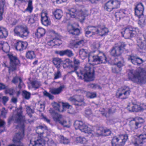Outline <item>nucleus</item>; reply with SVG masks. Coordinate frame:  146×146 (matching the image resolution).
<instances>
[{"label": "nucleus", "mask_w": 146, "mask_h": 146, "mask_svg": "<svg viewBox=\"0 0 146 146\" xmlns=\"http://www.w3.org/2000/svg\"><path fill=\"white\" fill-rule=\"evenodd\" d=\"M28 45V43L26 42L19 41L15 44V48L17 50L21 51L26 49Z\"/></svg>", "instance_id": "6ab92c4d"}, {"label": "nucleus", "mask_w": 146, "mask_h": 146, "mask_svg": "<svg viewBox=\"0 0 146 146\" xmlns=\"http://www.w3.org/2000/svg\"><path fill=\"white\" fill-rule=\"evenodd\" d=\"M53 118L56 122L59 123L64 127H69V126L67 125V122L64 120L62 115L56 113L54 116Z\"/></svg>", "instance_id": "f3484780"}, {"label": "nucleus", "mask_w": 146, "mask_h": 146, "mask_svg": "<svg viewBox=\"0 0 146 146\" xmlns=\"http://www.w3.org/2000/svg\"><path fill=\"white\" fill-rule=\"evenodd\" d=\"M94 52H92L89 55V62H95L98 61V64L105 63L107 62V58L105 55L102 53L98 55L94 54Z\"/></svg>", "instance_id": "423d86ee"}, {"label": "nucleus", "mask_w": 146, "mask_h": 146, "mask_svg": "<svg viewBox=\"0 0 146 146\" xmlns=\"http://www.w3.org/2000/svg\"><path fill=\"white\" fill-rule=\"evenodd\" d=\"M8 35V33L5 28L2 29L0 27V38H5Z\"/></svg>", "instance_id": "2f4dec72"}, {"label": "nucleus", "mask_w": 146, "mask_h": 146, "mask_svg": "<svg viewBox=\"0 0 146 146\" xmlns=\"http://www.w3.org/2000/svg\"><path fill=\"white\" fill-rule=\"evenodd\" d=\"M14 32L15 35L24 38L27 37L29 33L28 29L25 25H18L15 27Z\"/></svg>", "instance_id": "0eeeda50"}, {"label": "nucleus", "mask_w": 146, "mask_h": 146, "mask_svg": "<svg viewBox=\"0 0 146 146\" xmlns=\"http://www.w3.org/2000/svg\"><path fill=\"white\" fill-rule=\"evenodd\" d=\"M128 138V135L124 134L119 135V146H123Z\"/></svg>", "instance_id": "5701e85b"}, {"label": "nucleus", "mask_w": 146, "mask_h": 146, "mask_svg": "<svg viewBox=\"0 0 146 146\" xmlns=\"http://www.w3.org/2000/svg\"><path fill=\"white\" fill-rule=\"evenodd\" d=\"M41 21L42 24L45 26H47L50 24V22L48 19L47 14L46 13H42L41 15Z\"/></svg>", "instance_id": "b1692460"}, {"label": "nucleus", "mask_w": 146, "mask_h": 146, "mask_svg": "<svg viewBox=\"0 0 146 146\" xmlns=\"http://www.w3.org/2000/svg\"><path fill=\"white\" fill-rule=\"evenodd\" d=\"M71 29L69 31V34L72 35H78L80 33L79 29L76 28L72 25H71Z\"/></svg>", "instance_id": "bb28decb"}, {"label": "nucleus", "mask_w": 146, "mask_h": 146, "mask_svg": "<svg viewBox=\"0 0 146 146\" xmlns=\"http://www.w3.org/2000/svg\"><path fill=\"white\" fill-rule=\"evenodd\" d=\"M22 96L23 98L27 100H29L31 97V94L26 91L23 92Z\"/></svg>", "instance_id": "c03bdc74"}, {"label": "nucleus", "mask_w": 146, "mask_h": 146, "mask_svg": "<svg viewBox=\"0 0 146 146\" xmlns=\"http://www.w3.org/2000/svg\"><path fill=\"white\" fill-rule=\"evenodd\" d=\"M66 55L69 57H71L73 56V54L72 52L70 50L67 49L65 50Z\"/></svg>", "instance_id": "0e129e2a"}, {"label": "nucleus", "mask_w": 146, "mask_h": 146, "mask_svg": "<svg viewBox=\"0 0 146 146\" xmlns=\"http://www.w3.org/2000/svg\"><path fill=\"white\" fill-rule=\"evenodd\" d=\"M85 115L86 117L92 115V112L90 109H88L86 110L85 112Z\"/></svg>", "instance_id": "338daca9"}, {"label": "nucleus", "mask_w": 146, "mask_h": 146, "mask_svg": "<svg viewBox=\"0 0 146 146\" xmlns=\"http://www.w3.org/2000/svg\"><path fill=\"white\" fill-rule=\"evenodd\" d=\"M74 125L76 129H79L82 132L85 133H88L90 131V128L81 121H76Z\"/></svg>", "instance_id": "9b49d317"}, {"label": "nucleus", "mask_w": 146, "mask_h": 146, "mask_svg": "<svg viewBox=\"0 0 146 146\" xmlns=\"http://www.w3.org/2000/svg\"><path fill=\"white\" fill-rule=\"evenodd\" d=\"M61 139H62V140L61 142L64 144H67L70 142L68 139L66 138H64V137H62Z\"/></svg>", "instance_id": "052dcab7"}, {"label": "nucleus", "mask_w": 146, "mask_h": 146, "mask_svg": "<svg viewBox=\"0 0 146 146\" xmlns=\"http://www.w3.org/2000/svg\"><path fill=\"white\" fill-rule=\"evenodd\" d=\"M26 57L27 59H33L35 58L36 55L33 51H29L26 54Z\"/></svg>", "instance_id": "f704fd0d"}, {"label": "nucleus", "mask_w": 146, "mask_h": 146, "mask_svg": "<svg viewBox=\"0 0 146 146\" xmlns=\"http://www.w3.org/2000/svg\"><path fill=\"white\" fill-rule=\"evenodd\" d=\"M32 4V0H29L28 1V7L26 9L25 11H28L30 13L31 12L33 8Z\"/></svg>", "instance_id": "79ce46f5"}, {"label": "nucleus", "mask_w": 146, "mask_h": 146, "mask_svg": "<svg viewBox=\"0 0 146 146\" xmlns=\"http://www.w3.org/2000/svg\"><path fill=\"white\" fill-rule=\"evenodd\" d=\"M89 87L93 89H96L97 88L101 90L102 88L99 85L97 84H90L88 85Z\"/></svg>", "instance_id": "a18cd8bd"}, {"label": "nucleus", "mask_w": 146, "mask_h": 146, "mask_svg": "<svg viewBox=\"0 0 146 146\" xmlns=\"http://www.w3.org/2000/svg\"><path fill=\"white\" fill-rule=\"evenodd\" d=\"M75 141L77 143H84L86 142L87 140L84 137L80 136L76 138Z\"/></svg>", "instance_id": "ea45409f"}, {"label": "nucleus", "mask_w": 146, "mask_h": 146, "mask_svg": "<svg viewBox=\"0 0 146 146\" xmlns=\"http://www.w3.org/2000/svg\"><path fill=\"white\" fill-rule=\"evenodd\" d=\"M45 33V29L41 27H38L37 30V31L35 33L36 36L38 38H40L43 37Z\"/></svg>", "instance_id": "393cba45"}, {"label": "nucleus", "mask_w": 146, "mask_h": 146, "mask_svg": "<svg viewBox=\"0 0 146 146\" xmlns=\"http://www.w3.org/2000/svg\"><path fill=\"white\" fill-rule=\"evenodd\" d=\"M8 56L10 60L9 66H8L5 63H4L3 66L9 68V70L12 71H14L16 70L17 65L19 64V61L17 57L12 54H8Z\"/></svg>", "instance_id": "1a4fd4ad"}, {"label": "nucleus", "mask_w": 146, "mask_h": 146, "mask_svg": "<svg viewBox=\"0 0 146 146\" xmlns=\"http://www.w3.org/2000/svg\"><path fill=\"white\" fill-rule=\"evenodd\" d=\"M127 110L131 112H141V109L140 106L133 104H129L127 107Z\"/></svg>", "instance_id": "aec40b11"}, {"label": "nucleus", "mask_w": 146, "mask_h": 146, "mask_svg": "<svg viewBox=\"0 0 146 146\" xmlns=\"http://www.w3.org/2000/svg\"><path fill=\"white\" fill-rule=\"evenodd\" d=\"M14 89L12 88H6L5 92L6 93H8L10 95H12L14 92Z\"/></svg>", "instance_id": "bf43d9fd"}, {"label": "nucleus", "mask_w": 146, "mask_h": 146, "mask_svg": "<svg viewBox=\"0 0 146 146\" xmlns=\"http://www.w3.org/2000/svg\"><path fill=\"white\" fill-rule=\"evenodd\" d=\"M21 131L16 134L13 137V141L15 143H17V146H25L21 141L23 139L24 136V129L23 125L20 126Z\"/></svg>", "instance_id": "9d476101"}, {"label": "nucleus", "mask_w": 146, "mask_h": 146, "mask_svg": "<svg viewBox=\"0 0 146 146\" xmlns=\"http://www.w3.org/2000/svg\"><path fill=\"white\" fill-rule=\"evenodd\" d=\"M61 104V102H60L58 103L54 102L53 105V106L54 109L58 111L59 112L61 111L60 110V108Z\"/></svg>", "instance_id": "de8ad7c7"}, {"label": "nucleus", "mask_w": 146, "mask_h": 146, "mask_svg": "<svg viewBox=\"0 0 146 146\" xmlns=\"http://www.w3.org/2000/svg\"><path fill=\"white\" fill-rule=\"evenodd\" d=\"M108 113H105L104 112V111H101V113L103 116L106 117H108L109 116L110 114L114 113L115 111H113L112 109L110 108H108Z\"/></svg>", "instance_id": "4c0bfd02"}, {"label": "nucleus", "mask_w": 146, "mask_h": 146, "mask_svg": "<svg viewBox=\"0 0 146 146\" xmlns=\"http://www.w3.org/2000/svg\"><path fill=\"white\" fill-rule=\"evenodd\" d=\"M120 44V45L119 46V51L121 50L123 51L125 49V47L126 46V44L123 42H121Z\"/></svg>", "instance_id": "680f3d73"}, {"label": "nucleus", "mask_w": 146, "mask_h": 146, "mask_svg": "<svg viewBox=\"0 0 146 146\" xmlns=\"http://www.w3.org/2000/svg\"><path fill=\"white\" fill-rule=\"evenodd\" d=\"M46 142H47L48 144L52 145L54 144V142L52 139H49L47 137L43 140L41 139H37L35 142L34 145L35 146H43Z\"/></svg>", "instance_id": "a211bd4d"}, {"label": "nucleus", "mask_w": 146, "mask_h": 146, "mask_svg": "<svg viewBox=\"0 0 146 146\" xmlns=\"http://www.w3.org/2000/svg\"><path fill=\"white\" fill-rule=\"evenodd\" d=\"M146 142V134H141L137 136L136 141H132L135 146H141L144 143Z\"/></svg>", "instance_id": "2eb2a0df"}, {"label": "nucleus", "mask_w": 146, "mask_h": 146, "mask_svg": "<svg viewBox=\"0 0 146 146\" xmlns=\"http://www.w3.org/2000/svg\"><path fill=\"white\" fill-rule=\"evenodd\" d=\"M5 3V0H0V9L4 10L6 7Z\"/></svg>", "instance_id": "864d4df0"}, {"label": "nucleus", "mask_w": 146, "mask_h": 146, "mask_svg": "<svg viewBox=\"0 0 146 146\" xmlns=\"http://www.w3.org/2000/svg\"><path fill=\"white\" fill-rule=\"evenodd\" d=\"M68 12L67 13V15H70L71 18L78 17L83 22L85 19V17L88 15V11L84 9L82 6H78L68 9Z\"/></svg>", "instance_id": "7ed1b4c3"}, {"label": "nucleus", "mask_w": 146, "mask_h": 146, "mask_svg": "<svg viewBox=\"0 0 146 146\" xmlns=\"http://www.w3.org/2000/svg\"><path fill=\"white\" fill-rule=\"evenodd\" d=\"M144 40L142 41L141 38L138 39L137 40V45L141 49H145L146 48V35H143Z\"/></svg>", "instance_id": "412c9836"}, {"label": "nucleus", "mask_w": 146, "mask_h": 146, "mask_svg": "<svg viewBox=\"0 0 146 146\" xmlns=\"http://www.w3.org/2000/svg\"><path fill=\"white\" fill-rule=\"evenodd\" d=\"M109 32L108 29L106 27L101 28L100 25V28L99 29V33L98 34L101 36L106 35Z\"/></svg>", "instance_id": "72a5a7b5"}, {"label": "nucleus", "mask_w": 146, "mask_h": 146, "mask_svg": "<svg viewBox=\"0 0 146 146\" xmlns=\"http://www.w3.org/2000/svg\"><path fill=\"white\" fill-rule=\"evenodd\" d=\"M144 8L142 3L137 4L135 8V15L139 19L138 24L140 27H142L144 25L145 18L143 14Z\"/></svg>", "instance_id": "39448f33"}, {"label": "nucleus", "mask_w": 146, "mask_h": 146, "mask_svg": "<svg viewBox=\"0 0 146 146\" xmlns=\"http://www.w3.org/2000/svg\"><path fill=\"white\" fill-rule=\"evenodd\" d=\"M88 96L90 98H93L96 97L97 94L95 92L89 93L88 94Z\"/></svg>", "instance_id": "774afa93"}, {"label": "nucleus", "mask_w": 146, "mask_h": 146, "mask_svg": "<svg viewBox=\"0 0 146 146\" xmlns=\"http://www.w3.org/2000/svg\"><path fill=\"white\" fill-rule=\"evenodd\" d=\"M44 127L42 126H39L37 128L36 130V133L38 134V136H40V139L43 140L42 138L44 137L42 135L44 133L43 129Z\"/></svg>", "instance_id": "c85d7f7f"}, {"label": "nucleus", "mask_w": 146, "mask_h": 146, "mask_svg": "<svg viewBox=\"0 0 146 146\" xmlns=\"http://www.w3.org/2000/svg\"><path fill=\"white\" fill-rule=\"evenodd\" d=\"M68 100L75 106H83L85 105L84 99L79 96H78L76 98L71 97L69 98Z\"/></svg>", "instance_id": "4468645a"}, {"label": "nucleus", "mask_w": 146, "mask_h": 146, "mask_svg": "<svg viewBox=\"0 0 146 146\" xmlns=\"http://www.w3.org/2000/svg\"><path fill=\"white\" fill-rule=\"evenodd\" d=\"M119 91L121 92L119 93V99H122L126 98L130 93L129 88L125 86L119 89Z\"/></svg>", "instance_id": "dca6fc26"}, {"label": "nucleus", "mask_w": 146, "mask_h": 146, "mask_svg": "<svg viewBox=\"0 0 146 146\" xmlns=\"http://www.w3.org/2000/svg\"><path fill=\"white\" fill-rule=\"evenodd\" d=\"M144 122V120L141 118L136 117L129 122V126L132 129H137L140 127Z\"/></svg>", "instance_id": "f8f14e48"}, {"label": "nucleus", "mask_w": 146, "mask_h": 146, "mask_svg": "<svg viewBox=\"0 0 146 146\" xmlns=\"http://www.w3.org/2000/svg\"><path fill=\"white\" fill-rule=\"evenodd\" d=\"M54 79H56L59 78L61 76V74L60 71L58 70L56 72H55L54 74Z\"/></svg>", "instance_id": "6e6d98bb"}, {"label": "nucleus", "mask_w": 146, "mask_h": 146, "mask_svg": "<svg viewBox=\"0 0 146 146\" xmlns=\"http://www.w3.org/2000/svg\"><path fill=\"white\" fill-rule=\"evenodd\" d=\"M90 26H88L85 30V35L87 37H88V35L91 33L90 30Z\"/></svg>", "instance_id": "e2e57ef3"}, {"label": "nucleus", "mask_w": 146, "mask_h": 146, "mask_svg": "<svg viewBox=\"0 0 146 146\" xmlns=\"http://www.w3.org/2000/svg\"><path fill=\"white\" fill-rule=\"evenodd\" d=\"M84 42L83 40H80L76 42L74 44V46L76 47H78V46H81L83 45Z\"/></svg>", "instance_id": "603ef678"}, {"label": "nucleus", "mask_w": 146, "mask_h": 146, "mask_svg": "<svg viewBox=\"0 0 146 146\" xmlns=\"http://www.w3.org/2000/svg\"><path fill=\"white\" fill-rule=\"evenodd\" d=\"M119 139L118 138L116 137H114L111 141V144L112 146H118V144Z\"/></svg>", "instance_id": "8fccbe9b"}, {"label": "nucleus", "mask_w": 146, "mask_h": 146, "mask_svg": "<svg viewBox=\"0 0 146 146\" xmlns=\"http://www.w3.org/2000/svg\"><path fill=\"white\" fill-rule=\"evenodd\" d=\"M22 108L21 106H20L17 109V113L16 114H13L11 117H9L8 119V122L10 123L12 121H14V122L18 123H21V126L23 125L24 127V123H27L28 121L30 123L33 122V120H26L24 116L23 115Z\"/></svg>", "instance_id": "20e7f679"}, {"label": "nucleus", "mask_w": 146, "mask_h": 146, "mask_svg": "<svg viewBox=\"0 0 146 146\" xmlns=\"http://www.w3.org/2000/svg\"><path fill=\"white\" fill-rule=\"evenodd\" d=\"M53 14L56 19H60L62 16V12L61 10L57 9L55 11Z\"/></svg>", "instance_id": "c9c22d12"}, {"label": "nucleus", "mask_w": 146, "mask_h": 146, "mask_svg": "<svg viewBox=\"0 0 146 146\" xmlns=\"http://www.w3.org/2000/svg\"><path fill=\"white\" fill-rule=\"evenodd\" d=\"M43 93L44 96L48 97L50 100H53L54 99V96L48 92L46 91H44Z\"/></svg>", "instance_id": "3c124183"}, {"label": "nucleus", "mask_w": 146, "mask_h": 146, "mask_svg": "<svg viewBox=\"0 0 146 146\" xmlns=\"http://www.w3.org/2000/svg\"><path fill=\"white\" fill-rule=\"evenodd\" d=\"M37 15H32L30 16L28 21L29 23L30 24L34 23L37 19Z\"/></svg>", "instance_id": "37998d69"}, {"label": "nucleus", "mask_w": 146, "mask_h": 146, "mask_svg": "<svg viewBox=\"0 0 146 146\" xmlns=\"http://www.w3.org/2000/svg\"><path fill=\"white\" fill-rule=\"evenodd\" d=\"M88 26L91 27L90 30L92 33V35L98 34V33H99V29L100 28V25H98L96 26Z\"/></svg>", "instance_id": "c756f323"}, {"label": "nucleus", "mask_w": 146, "mask_h": 146, "mask_svg": "<svg viewBox=\"0 0 146 146\" xmlns=\"http://www.w3.org/2000/svg\"><path fill=\"white\" fill-rule=\"evenodd\" d=\"M73 62L74 64L71 65L70 66L74 68V70L70 72V73L75 72L79 79H84L86 82H90L94 80V70L93 68L90 66H86L84 69H80L78 71H76L79 68L78 65L80 63V62L78 59L75 58H74Z\"/></svg>", "instance_id": "f257e3e1"}, {"label": "nucleus", "mask_w": 146, "mask_h": 146, "mask_svg": "<svg viewBox=\"0 0 146 146\" xmlns=\"http://www.w3.org/2000/svg\"><path fill=\"white\" fill-rule=\"evenodd\" d=\"M127 16V11L125 9H120L119 10V18H122Z\"/></svg>", "instance_id": "a19ab883"}, {"label": "nucleus", "mask_w": 146, "mask_h": 146, "mask_svg": "<svg viewBox=\"0 0 146 146\" xmlns=\"http://www.w3.org/2000/svg\"><path fill=\"white\" fill-rule=\"evenodd\" d=\"M118 0L109 1L106 4L104 9L107 11L110 12L113 9L118 8Z\"/></svg>", "instance_id": "ddd939ff"}, {"label": "nucleus", "mask_w": 146, "mask_h": 146, "mask_svg": "<svg viewBox=\"0 0 146 146\" xmlns=\"http://www.w3.org/2000/svg\"><path fill=\"white\" fill-rule=\"evenodd\" d=\"M111 134V132L109 129H105L103 136H108L110 135Z\"/></svg>", "instance_id": "69168bd1"}, {"label": "nucleus", "mask_w": 146, "mask_h": 146, "mask_svg": "<svg viewBox=\"0 0 146 146\" xmlns=\"http://www.w3.org/2000/svg\"><path fill=\"white\" fill-rule=\"evenodd\" d=\"M139 32V29L137 28L130 27L125 29L123 32H121V33L122 37H124L125 38L128 39L136 35Z\"/></svg>", "instance_id": "6e6552de"}, {"label": "nucleus", "mask_w": 146, "mask_h": 146, "mask_svg": "<svg viewBox=\"0 0 146 146\" xmlns=\"http://www.w3.org/2000/svg\"><path fill=\"white\" fill-rule=\"evenodd\" d=\"M55 53L56 54H59L60 56H63L64 55H66L65 50L60 51L56 50L55 51Z\"/></svg>", "instance_id": "13d9d810"}, {"label": "nucleus", "mask_w": 146, "mask_h": 146, "mask_svg": "<svg viewBox=\"0 0 146 146\" xmlns=\"http://www.w3.org/2000/svg\"><path fill=\"white\" fill-rule=\"evenodd\" d=\"M111 55L114 57H118L119 56V47L115 46L113 47L110 51Z\"/></svg>", "instance_id": "a878e982"}, {"label": "nucleus", "mask_w": 146, "mask_h": 146, "mask_svg": "<svg viewBox=\"0 0 146 146\" xmlns=\"http://www.w3.org/2000/svg\"><path fill=\"white\" fill-rule=\"evenodd\" d=\"M131 62L135 65H137L136 57L134 56H131L130 58L129 59Z\"/></svg>", "instance_id": "4d7b16f0"}, {"label": "nucleus", "mask_w": 146, "mask_h": 146, "mask_svg": "<svg viewBox=\"0 0 146 146\" xmlns=\"http://www.w3.org/2000/svg\"><path fill=\"white\" fill-rule=\"evenodd\" d=\"M33 87L35 88L36 89L38 88L40 86V83L37 81H33L31 83Z\"/></svg>", "instance_id": "49530a36"}, {"label": "nucleus", "mask_w": 146, "mask_h": 146, "mask_svg": "<svg viewBox=\"0 0 146 146\" xmlns=\"http://www.w3.org/2000/svg\"><path fill=\"white\" fill-rule=\"evenodd\" d=\"M61 62V59L59 58H54L53 60V63L57 68L60 67Z\"/></svg>", "instance_id": "58836bf2"}, {"label": "nucleus", "mask_w": 146, "mask_h": 146, "mask_svg": "<svg viewBox=\"0 0 146 146\" xmlns=\"http://www.w3.org/2000/svg\"><path fill=\"white\" fill-rule=\"evenodd\" d=\"M91 52L89 54L85 49H81L79 51L80 56L82 60L84 59L87 57V56L88 55V57L89 56V55Z\"/></svg>", "instance_id": "cd10ccee"}, {"label": "nucleus", "mask_w": 146, "mask_h": 146, "mask_svg": "<svg viewBox=\"0 0 146 146\" xmlns=\"http://www.w3.org/2000/svg\"><path fill=\"white\" fill-rule=\"evenodd\" d=\"M105 129L104 127H97L96 129V134L100 136H103L104 134Z\"/></svg>", "instance_id": "e433bc0d"}, {"label": "nucleus", "mask_w": 146, "mask_h": 146, "mask_svg": "<svg viewBox=\"0 0 146 146\" xmlns=\"http://www.w3.org/2000/svg\"><path fill=\"white\" fill-rule=\"evenodd\" d=\"M19 81V83L18 85V87L19 89H21V85L23 84V83L22 80L20 77L18 76L14 77L13 78L11 82L15 84L18 82Z\"/></svg>", "instance_id": "7c9ffc66"}, {"label": "nucleus", "mask_w": 146, "mask_h": 146, "mask_svg": "<svg viewBox=\"0 0 146 146\" xmlns=\"http://www.w3.org/2000/svg\"><path fill=\"white\" fill-rule=\"evenodd\" d=\"M63 66L64 68L67 67L70 65V61L69 59H67L64 60L63 63Z\"/></svg>", "instance_id": "5fc2aeb1"}, {"label": "nucleus", "mask_w": 146, "mask_h": 146, "mask_svg": "<svg viewBox=\"0 0 146 146\" xmlns=\"http://www.w3.org/2000/svg\"><path fill=\"white\" fill-rule=\"evenodd\" d=\"M61 105L62 106L63 110H62L61 111V112H62L64 111V108H67L68 109L69 108H71L72 106L70 105L67 102H61Z\"/></svg>", "instance_id": "09e8293b"}, {"label": "nucleus", "mask_w": 146, "mask_h": 146, "mask_svg": "<svg viewBox=\"0 0 146 146\" xmlns=\"http://www.w3.org/2000/svg\"><path fill=\"white\" fill-rule=\"evenodd\" d=\"M60 39L58 38H55L51 40L50 41L48 42V44L49 46H53L55 45L59 46L61 43H59L58 44L57 43L58 41H60Z\"/></svg>", "instance_id": "473e14b6"}, {"label": "nucleus", "mask_w": 146, "mask_h": 146, "mask_svg": "<svg viewBox=\"0 0 146 146\" xmlns=\"http://www.w3.org/2000/svg\"><path fill=\"white\" fill-rule=\"evenodd\" d=\"M64 87V85H62L57 88H50V92L54 95H58L62 92Z\"/></svg>", "instance_id": "4be33fe9"}, {"label": "nucleus", "mask_w": 146, "mask_h": 146, "mask_svg": "<svg viewBox=\"0 0 146 146\" xmlns=\"http://www.w3.org/2000/svg\"><path fill=\"white\" fill-rule=\"evenodd\" d=\"M145 72L142 68H139L136 70H129L128 75L132 81L138 83H143L145 81Z\"/></svg>", "instance_id": "f03ea898"}]
</instances>
